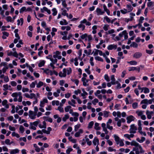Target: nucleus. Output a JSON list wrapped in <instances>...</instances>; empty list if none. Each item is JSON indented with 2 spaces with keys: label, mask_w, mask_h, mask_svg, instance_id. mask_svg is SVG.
<instances>
[{
  "label": "nucleus",
  "mask_w": 154,
  "mask_h": 154,
  "mask_svg": "<svg viewBox=\"0 0 154 154\" xmlns=\"http://www.w3.org/2000/svg\"><path fill=\"white\" fill-rule=\"evenodd\" d=\"M131 145L135 146L133 148V151H135L136 154H139L144 152V150L143 149L141 146L135 141L132 140L131 142Z\"/></svg>",
  "instance_id": "1"
},
{
  "label": "nucleus",
  "mask_w": 154,
  "mask_h": 154,
  "mask_svg": "<svg viewBox=\"0 0 154 154\" xmlns=\"http://www.w3.org/2000/svg\"><path fill=\"white\" fill-rule=\"evenodd\" d=\"M72 69L71 68L69 67L67 68H64L62 71L60 72L59 73V75L61 77H66V74L69 75L71 73Z\"/></svg>",
  "instance_id": "2"
},
{
  "label": "nucleus",
  "mask_w": 154,
  "mask_h": 154,
  "mask_svg": "<svg viewBox=\"0 0 154 154\" xmlns=\"http://www.w3.org/2000/svg\"><path fill=\"white\" fill-rule=\"evenodd\" d=\"M137 130V127L134 124H132L130 125V133L134 134L136 132V131Z\"/></svg>",
  "instance_id": "3"
},
{
  "label": "nucleus",
  "mask_w": 154,
  "mask_h": 154,
  "mask_svg": "<svg viewBox=\"0 0 154 154\" xmlns=\"http://www.w3.org/2000/svg\"><path fill=\"white\" fill-rule=\"evenodd\" d=\"M92 54H93L94 56L97 55L98 54H99L100 56H103V52L102 51L96 49H95L93 51Z\"/></svg>",
  "instance_id": "4"
},
{
  "label": "nucleus",
  "mask_w": 154,
  "mask_h": 154,
  "mask_svg": "<svg viewBox=\"0 0 154 154\" xmlns=\"http://www.w3.org/2000/svg\"><path fill=\"white\" fill-rule=\"evenodd\" d=\"M37 114L32 111L30 110L29 111V117L32 119H34L36 118Z\"/></svg>",
  "instance_id": "5"
},
{
  "label": "nucleus",
  "mask_w": 154,
  "mask_h": 154,
  "mask_svg": "<svg viewBox=\"0 0 154 154\" xmlns=\"http://www.w3.org/2000/svg\"><path fill=\"white\" fill-rule=\"evenodd\" d=\"M152 102L151 100V99L148 100L147 99H145L142 100L141 102L140 103L141 104H151L152 103Z\"/></svg>",
  "instance_id": "6"
},
{
  "label": "nucleus",
  "mask_w": 154,
  "mask_h": 154,
  "mask_svg": "<svg viewBox=\"0 0 154 154\" xmlns=\"http://www.w3.org/2000/svg\"><path fill=\"white\" fill-rule=\"evenodd\" d=\"M65 112H69L70 114L72 113L73 112V110L71 109V106H68L65 107L64 108Z\"/></svg>",
  "instance_id": "7"
},
{
  "label": "nucleus",
  "mask_w": 154,
  "mask_h": 154,
  "mask_svg": "<svg viewBox=\"0 0 154 154\" xmlns=\"http://www.w3.org/2000/svg\"><path fill=\"white\" fill-rule=\"evenodd\" d=\"M135 119V118L132 116H128L126 118L127 120V122L128 123H130L132 121H134Z\"/></svg>",
  "instance_id": "8"
},
{
  "label": "nucleus",
  "mask_w": 154,
  "mask_h": 154,
  "mask_svg": "<svg viewBox=\"0 0 154 154\" xmlns=\"http://www.w3.org/2000/svg\"><path fill=\"white\" fill-rule=\"evenodd\" d=\"M45 11H46L49 14H50L51 13L50 10L45 7L41 8V12L42 13H44Z\"/></svg>",
  "instance_id": "9"
},
{
  "label": "nucleus",
  "mask_w": 154,
  "mask_h": 154,
  "mask_svg": "<svg viewBox=\"0 0 154 154\" xmlns=\"http://www.w3.org/2000/svg\"><path fill=\"white\" fill-rule=\"evenodd\" d=\"M96 11L98 15H101L104 13V11L102 10L99 8H97L96 10Z\"/></svg>",
  "instance_id": "10"
},
{
  "label": "nucleus",
  "mask_w": 154,
  "mask_h": 154,
  "mask_svg": "<svg viewBox=\"0 0 154 154\" xmlns=\"http://www.w3.org/2000/svg\"><path fill=\"white\" fill-rule=\"evenodd\" d=\"M92 142L94 146L98 145L99 144V140L98 138L96 137H95L93 140Z\"/></svg>",
  "instance_id": "11"
},
{
  "label": "nucleus",
  "mask_w": 154,
  "mask_h": 154,
  "mask_svg": "<svg viewBox=\"0 0 154 154\" xmlns=\"http://www.w3.org/2000/svg\"><path fill=\"white\" fill-rule=\"evenodd\" d=\"M68 103L69 105L72 106L73 107H75V104L76 103L74 99H72L71 101H68Z\"/></svg>",
  "instance_id": "12"
},
{
  "label": "nucleus",
  "mask_w": 154,
  "mask_h": 154,
  "mask_svg": "<svg viewBox=\"0 0 154 154\" xmlns=\"http://www.w3.org/2000/svg\"><path fill=\"white\" fill-rule=\"evenodd\" d=\"M83 133V130L82 129H80L79 131L75 133V136L76 137H78L80 136V134Z\"/></svg>",
  "instance_id": "13"
},
{
  "label": "nucleus",
  "mask_w": 154,
  "mask_h": 154,
  "mask_svg": "<svg viewBox=\"0 0 154 154\" xmlns=\"http://www.w3.org/2000/svg\"><path fill=\"white\" fill-rule=\"evenodd\" d=\"M142 55V54L141 53L137 52L134 54L133 57L136 58H138L140 57Z\"/></svg>",
  "instance_id": "14"
},
{
  "label": "nucleus",
  "mask_w": 154,
  "mask_h": 154,
  "mask_svg": "<svg viewBox=\"0 0 154 154\" xmlns=\"http://www.w3.org/2000/svg\"><path fill=\"white\" fill-rule=\"evenodd\" d=\"M111 83L112 85H115L116 83L117 84L118 83V81H116L115 82L116 79L115 78L114 75H112L111 77Z\"/></svg>",
  "instance_id": "15"
},
{
  "label": "nucleus",
  "mask_w": 154,
  "mask_h": 154,
  "mask_svg": "<svg viewBox=\"0 0 154 154\" xmlns=\"http://www.w3.org/2000/svg\"><path fill=\"white\" fill-rule=\"evenodd\" d=\"M7 100H3L2 102V105L3 106H5V107L6 109L8 108L9 107L8 105L7 104Z\"/></svg>",
  "instance_id": "16"
},
{
  "label": "nucleus",
  "mask_w": 154,
  "mask_h": 154,
  "mask_svg": "<svg viewBox=\"0 0 154 154\" xmlns=\"http://www.w3.org/2000/svg\"><path fill=\"white\" fill-rule=\"evenodd\" d=\"M81 23H85L86 25L89 26L91 25V23L88 21H87V20L84 19L83 20H81Z\"/></svg>",
  "instance_id": "17"
},
{
  "label": "nucleus",
  "mask_w": 154,
  "mask_h": 154,
  "mask_svg": "<svg viewBox=\"0 0 154 154\" xmlns=\"http://www.w3.org/2000/svg\"><path fill=\"white\" fill-rule=\"evenodd\" d=\"M117 47V46L116 45H111L108 46L107 49L109 50H112L113 49H116Z\"/></svg>",
  "instance_id": "18"
},
{
  "label": "nucleus",
  "mask_w": 154,
  "mask_h": 154,
  "mask_svg": "<svg viewBox=\"0 0 154 154\" xmlns=\"http://www.w3.org/2000/svg\"><path fill=\"white\" fill-rule=\"evenodd\" d=\"M114 137L115 138V140L117 144H119V141L120 140L119 137L118 136L115 134L114 135Z\"/></svg>",
  "instance_id": "19"
},
{
  "label": "nucleus",
  "mask_w": 154,
  "mask_h": 154,
  "mask_svg": "<svg viewBox=\"0 0 154 154\" xmlns=\"http://www.w3.org/2000/svg\"><path fill=\"white\" fill-rule=\"evenodd\" d=\"M82 91L83 93L81 94V96L83 97V99H85L86 97L85 96L87 95L88 94V93L85 91L84 88H82Z\"/></svg>",
  "instance_id": "20"
},
{
  "label": "nucleus",
  "mask_w": 154,
  "mask_h": 154,
  "mask_svg": "<svg viewBox=\"0 0 154 154\" xmlns=\"http://www.w3.org/2000/svg\"><path fill=\"white\" fill-rule=\"evenodd\" d=\"M103 7L104 11L106 12L108 15H109L110 14L109 10L107 9L105 5H103Z\"/></svg>",
  "instance_id": "21"
},
{
  "label": "nucleus",
  "mask_w": 154,
  "mask_h": 154,
  "mask_svg": "<svg viewBox=\"0 0 154 154\" xmlns=\"http://www.w3.org/2000/svg\"><path fill=\"white\" fill-rule=\"evenodd\" d=\"M39 127L41 128H45L46 127V123L45 121H44L42 122V125L41 124H39L38 125Z\"/></svg>",
  "instance_id": "22"
},
{
  "label": "nucleus",
  "mask_w": 154,
  "mask_h": 154,
  "mask_svg": "<svg viewBox=\"0 0 154 154\" xmlns=\"http://www.w3.org/2000/svg\"><path fill=\"white\" fill-rule=\"evenodd\" d=\"M84 23H81V21L80 22V24L78 26V27L79 28L82 29V30H83L85 28V26L84 24Z\"/></svg>",
  "instance_id": "23"
},
{
  "label": "nucleus",
  "mask_w": 154,
  "mask_h": 154,
  "mask_svg": "<svg viewBox=\"0 0 154 154\" xmlns=\"http://www.w3.org/2000/svg\"><path fill=\"white\" fill-rule=\"evenodd\" d=\"M134 135L133 134H125L124 135V137L127 138L129 140H131L130 138H133L134 137Z\"/></svg>",
  "instance_id": "24"
},
{
  "label": "nucleus",
  "mask_w": 154,
  "mask_h": 154,
  "mask_svg": "<svg viewBox=\"0 0 154 154\" xmlns=\"http://www.w3.org/2000/svg\"><path fill=\"white\" fill-rule=\"evenodd\" d=\"M60 24L61 25H67L68 23L66 21V20L64 19H63L60 22Z\"/></svg>",
  "instance_id": "25"
},
{
  "label": "nucleus",
  "mask_w": 154,
  "mask_h": 154,
  "mask_svg": "<svg viewBox=\"0 0 154 154\" xmlns=\"http://www.w3.org/2000/svg\"><path fill=\"white\" fill-rule=\"evenodd\" d=\"M44 72L46 74L48 75L50 74L51 75H52L53 74V72L49 70L48 69H47L44 70Z\"/></svg>",
  "instance_id": "26"
},
{
  "label": "nucleus",
  "mask_w": 154,
  "mask_h": 154,
  "mask_svg": "<svg viewBox=\"0 0 154 154\" xmlns=\"http://www.w3.org/2000/svg\"><path fill=\"white\" fill-rule=\"evenodd\" d=\"M19 152V150L18 149H12L10 152V154H15L18 153Z\"/></svg>",
  "instance_id": "27"
},
{
  "label": "nucleus",
  "mask_w": 154,
  "mask_h": 154,
  "mask_svg": "<svg viewBox=\"0 0 154 154\" xmlns=\"http://www.w3.org/2000/svg\"><path fill=\"white\" fill-rule=\"evenodd\" d=\"M3 35L2 36V38L3 39H6L7 37H8L9 35V33L5 32H2Z\"/></svg>",
  "instance_id": "28"
},
{
  "label": "nucleus",
  "mask_w": 154,
  "mask_h": 154,
  "mask_svg": "<svg viewBox=\"0 0 154 154\" xmlns=\"http://www.w3.org/2000/svg\"><path fill=\"white\" fill-rule=\"evenodd\" d=\"M143 90H144L143 92L145 94L148 93L149 92V89L146 87H143V89L142 90V91H141V92H142Z\"/></svg>",
  "instance_id": "29"
},
{
  "label": "nucleus",
  "mask_w": 154,
  "mask_h": 154,
  "mask_svg": "<svg viewBox=\"0 0 154 154\" xmlns=\"http://www.w3.org/2000/svg\"><path fill=\"white\" fill-rule=\"evenodd\" d=\"M145 140V138L144 137H142L141 139H140L139 138H137L136 139V140L140 143H142Z\"/></svg>",
  "instance_id": "30"
},
{
  "label": "nucleus",
  "mask_w": 154,
  "mask_h": 154,
  "mask_svg": "<svg viewBox=\"0 0 154 154\" xmlns=\"http://www.w3.org/2000/svg\"><path fill=\"white\" fill-rule=\"evenodd\" d=\"M69 118V116L68 114L65 115L62 118V120L64 122H66V120Z\"/></svg>",
  "instance_id": "31"
},
{
  "label": "nucleus",
  "mask_w": 154,
  "mask_h": 154,
  "mask_svg": "<svg viewBox=\"0 0 154 154\" xmlns=\"http://www.w3.org/2000/svg\"><path fill=\"white\" fill-rule=\"evenodd\" d=\"M123 34L124 36V38L125 39H127L128 38V33H127L126 30H124L122 31Z\"/></svg>",
  "instance_id": "32"
},
{
  "label": "nucleus",
  "mask_w": 154,
  "mask_h": 154,
  "mask_svg": "<svg viewBox=\"0 0 154 154\" xmlns=\"http://www.w3.org/2000/svg\"><path fill=\"white\" fill-rule=\"evenodd\" d=\"M99 124L98 123H95L94 124V129L96 130H99L100 129V127L99 126Z\"/></svg>",
  "instance_id": "33"
},
{
  "label": "nucleus",
  "mask_w": 154,
  "mask_h": 154,
  "mask_svg": "<svg viewBox=\"0 0 154 154\" xmlns=\"http://www.w3.org/2000/svg\"><path fill=\"white\" fill-rule=\"evenodd\" d=\"M127 63L131 65H135L137 64V62L135 61H131L128 62Z\"/></svg>",
  "instance_id": "34"
},
{
  "label": "nucleus",
  "mask_w": 154,
  "mask_h": 154,
  "mask_svg": "<svg viewBox=\"0 0 154 154\" xmlns=\"http://www.w3.org/2000/svg\"><path fill=\"white\" fill-rule=\"evenodd\" d=\"M52 11L53 12L52 15L53 16H55L57 14V11L56 8H53L52 9Z\"/></svg>",
  "instance_id": "35"
},
{
  "label": "nucleus",
  "mask_w": 154,
  "mask_h": 154,
  "mask_svg": "<svg viewBox=\"0 0 154 154\" xmlns=\"http://www.w3.org/2000/svg\"><path fill=\"white\" fill-rule=\"evenodd\" d=\"M20 22H21V25H22L23 23V18H20V20H17V25H19L20 23Z\"/></svg>",
  "instance_id": "36"
},
{
  "label": "nucleus",
  "mask_w": 154,
  "mask_h": 154,
  "mask_svg": "<svg viewBox=\"0 0 154 154\" xmlns=\"http://www.w3.org/2000/svg\"><path fill=\"white\" fill-rule=\"evenodd\" d=\"M60 54V53L59 51H57L55 53H54V54L53 55V57L54 58H57V57Z\"/></svg>",
  "instance_id": "37"
},
{
  "label": "nucleus",
  "mask_w": 154,
  "mask_h": 154,
  "mask_svg": "<svg viewBox=\"0 0 154 154\" xmlns=\"http://www.w3.org/2000/svg\"><path fill=\"white\" fill-rule=\"evenodd\" d=\"M45 62L44 60H42L39 62L38 64V66L39 67H41L44 66Z\"/></svg>",
  "instance_id": "38"
},
{
  "label": "nucleus",
  "mask_w": 154,
  "mask_h": 154,
  "mask_svg": "<svg viewBox=\"0 0 154 154\" xmlns=\"http://www.w3.org/2000/svg\"><path fill=\"white\" fill-rule=\"evenodd\" d=\"M144 111H142L137 110L136 111V113L137 114L138 116H141L143 115Z\"/></svg>",
  "instance_id": "39"
},
{
  "label": "nucleus",
  "mask_w": 154,
  "mask_h": 154,
  "mask_svg": "<svg viewBox=\"0 0 154 154\" xmlns=\"http://www.w3.org/2000/svg\"><path fill=\"white\" fill-rule=\"evenodd\" d=\"M127 7L128 8V12H129L131 11L133 9V8L130 5H127Z\"/></svg>",
  "instance_id": "40"
},
{
  "label": "nucleus",
  "mask_w": 154,
  "mask_h": 154,
  "mask_svg": "<svg viewBox=\"0 0 154 154\" xmlns=\"http://www.w3.org/2000/svg\"><path fill=\"white\" fill-rule=\"evenodd\" d=\"M52 104L53 106L55 105V104L58 106L59 104V102L58 100H53L52 102Z\"/></svg>",
  "instance_id": "41"
},
{
  "label": "nucleus",
  "mask_w": 154,
  "mask_h": 154,
  "mask_svg": "<svg viewBox=\"0 0 154 154\" xmlns=\"http://www.w3.org/2000/svg\"><path fill=\"white\" fill-rule=\"evenodd\" d=\"M37 83V81H35L34 82H32L30 85V87L31 88H35V84Z\"/></svg>",
  "instance_id": "42"
},
{
  "label": "nucleus",
  "mask_w": 154,
  "mask_h": 154,
  "mask_svg": "<svg viewBox=\"0 0 154 154\" xmlns=\"http://www.w3.org/2000/svg\"><path fill=\"white\" fill-rule=\"evenodd\" d=\"M43 85V82L41 81H39L38 83L37 84L36 87L38 88H40Z\"/></svg>",
  "instance_id": "43"
},
{
  "label": "nucleus",
  "mask_w": 154,
  "mask_h": 154,
  "mask_svg": "<svg viewBox=\"0 0 154 154\" xmlns=\"http://www.w3.org/2000/svg\"><path fill=\"white\" fill-rule=\"evenodd\" d=\"M109 27V25L107 24H105L103 27V28L105 31H106L108 30Z\"/></svg>",
  "instance_id": "44"
},
{
  "label": "nucleus",
  "mask_w": 154,
  "mask_h": 154,
  "mask_svg": "<svg viewBox=\"0 0 154 154\" xmlns=\"http://www.w3.org/2000/svg\"><path fill=\"white\" fill-rule=\"evenodd\" d=\"M81 126L80 124H78L77 125H75L74 126V131H77L78 129L80 128Z\"/></svg>",
  "instance_id": "45"
},
{
  "label": "nucleus",
  "mask_w": 154,
  "mask_h": 154,
  "mask_svg": "<svg viewBox=\"0 0 154 154\" xmlns=\"http://www.w3.org/2000/svg\"><path fill=\"white\" fill-rule=\"evenodd\" d=\"M103 114L104 116L106 118L108 117L109 116V112L106 111H104L103 112Z\"/></svg>",
  "instance_id": "46"
},
{
  "label": "nucleus",
  "mask_w": 154,
  "mask_h": 154,
  "mask_svg": "<svg viewBox=\"0 0 154 154\" xmlns=\"http://www.w3.org/2000/svg\"><path fill=\"white\" fill-rule=\"evenodd\" d=\"M19 97L18 99V101L19 102H21L22 101V97L21 95V93L20 92H19V95L18 96Z\"/></svg>",
  "instance_id": "47"
},
{
  "label": "nucleus",
  "mask_w": 154,
  "mask_h": 154,
  "mask_svg": "<svg viewBox=\"0 0 154 154\" xmlns=\"http://www.w3.org/2000/svg\"><path fill=\"white\" fill-rule=\"evenodd\" d=\"M12 135L13 137H16L17 138L20 137L19 135L17 133H16L15 132H13L12 133Z\"/></svg>",
  "instance_id": "48"
},
{
  "label": "nucleus",
  "mask_w": 154,
  "mask_h": 154,
  "mask_svg": "<svg viewBox=\"0 0 154 154\" xmlns=\"http://www.w3.org/2000/svg\"><path fill=\"white\" fill-rule=\"evenodd\" d=\"M130 46L134 48H137L138 47V45L135 42H133L130 45Z\"/></svg>",
  "instance_id": "49"
},
{
  "label": "nucleus",
  "mask_w": 154,
  "mask_h": 154,
  "mask_svg": "<svg viewBox=\"0 0 154 154\" xmlns=\"http://www.w3.org/2000/svg\"><path fill=\"white\" fill-rule=\"evenodd\" d=\"M103 19L105 20H106V21L108 23H110V22H111L110 19V18H109L107 16H106L104 17H103Z\"/></svg>",
  "instance_id": "50"
},
{
  "label": "nucleus",
  "mask_w": 154,
  "mask_h": 154,
  "mask_svg": "<svg viewBox=\"0 0 154 154\" xmlns=\"http://www.w3.org/2000/svg\"><path fill=\"white\" fill-rule=\"evenodd\" d=\"M107 150L109 152H111L112 151L116 152V150L115 149H113L111 147H108Z\"/></svg>",
  "instance_id": "51"
},
{
  "label": "nucleus",
  "mask_w": 154,
  "mask_h": 154,
  "mask_svg": "<svg viewBox=\"0 0 154 154\" xmlns=\"http://www.w3.org/2000/svg\"><path fill=\"white\" fill-rule=\"evenodd\" d=\"M94 122L93 121L91 122L88 124V128H91L92 127L93 125H94Z\"/></svg>",
  "instance_id": "52"
},
{
  "label": "nucleus",
  "mask_w": 154,
  "mask_h": 154,
  "mask_svg": "<svg viewBox=\"0 0 154 154\" xmlns=\"http://www.w3.org/2000/svg\"><path fill=\"white\" fill-rule=\"evenodd\" d=\"M87 37V34L86 33H85V34L82 35L80 36V37L82 39H85V40H86V38Z\"/></svg>",
  "instance_id": "53"
},
{
  "label": "nucleus",
  "mask_w": 154,
  "mask_h": 154,
  "mask_svg": "<svg viewBox=\"0 0 154 154\" xmlns=\"http://www.w3.org/2000/svg\"><path fill=\"white\" fill-rule=\"evenodd\" d=\"M26 76L29 78L30 79H31L32 80H34V78L33 76H31L29 73H28L26 74Z\"/></svg>",
  "instance_id": "54"
},
{
  "label": "nucleus",
  "mask_w": 154,
  "mask_h": 154,
  "mask_svg": "<svg viewBox=\"0 0 154 154\" xmlns=\"http://www.w3.org/2000/svg\"><path fill=\"white\" fill-rule=\"evenodd\" d=\"M19 95V92L18 93H14L11 94V96L14 97H17Z\"/></svg>",
  "instance_id": "55"
},
{
  "label": "nucleus",
  "mask_w": 154,
  "mask_h": 154,
  "mask_svg": "<svg viewBox=\"0 0 154 154\" xmlns=\"http://www.w3.org/2000/svg\"><path fill=\"white\" fill-rule=\"evenodd\" d=\"M30 97L29 98L32 99V98H35L36 97L35 94L34 93H31L29 95Z\"/></svg>",
  "instance_id": "56"
},
{
  "label": "nucleus",
  "mask_w": 154,
  "mask_h": 154,
  "mask_svg": "<svg viewBox=\"0 0 154 154\" xmlns=\"http://www.w3.org/2000/svg\"><path fill=\"white\" fill-rule=\"evenodd\" d=\"M104 79L106 81L109 82L110 81V79L107 74H105L104 76Z\"/></svg>",
  "instance_id": "57"
},
{
  "label": "nucleus",
  "mask_w": 154,
  "mask_h": 154,
  "mask_svg": "<svg viewBox=\"0 0 154 154\" xmlns=\"http://www.w3.org/2000/svg\"><path fill=\"white\" fill-rule=\"evenodd\" d=\"M103 56L105 57L106 61L107 63H109L110 62V60L108 59L104 54H103Z\"/></svg>",
  "instance_id": "58"
},
{
  "label": "nucleus",
  "mask_w": 154,
  "mask_h": 154,
  "mask_svg": "<svg viewBox=\"0 0 154 154\" xmlns=\"http://www.w3.org/2000/svg\"><path fill=\"white\" fill-rule=\"evenodd\" d=\"M39 122L40 121L38 120V121H35L33 123L31 122L30 123H32V124L34 126H37Z\"/></svg>",
  "instance_id": "59"
},
{
  "label": "nucleus",
  "mask_w": 154,
  "mask_h": 154,
  "mask_svg": "<svg viewBox=\"0 0 154 154\" xmlns=\"http://www.w3.org/2000/svg\"><path fill=\"white\" fill-rule=\"evenodd\" d=\"M95 59L96 60H97L98 61H103V60L102 58L101 57H99V56H97L95 57Z\"/></svg>",
  "instance_id": "60"
},
{
  "label": "nucleus",
  "mask_w": 154,
  "mask_h": 154,
  "mask_svg": "<svg viewBox=\"0 0 154 154\" xmlns=\"http://www.w3.org/2000/svg\"><path fill=\"white\" fill-rule=\"evenodd\" d=\"M115 32L114 30L113 29H112L108 30L106 32V34H111Z\"/></svg>",
  "instance_id": "61"
},
{
  "label": "nucleus",
  "mask_w": 154,
  "mask_h": 154,
  "mask_svg": "<svg viewBox=\"0 0 154 154\" xmlns=\"http://www.w3.org/2000/svg\"><path fill=\"white\" fill-rule=\"evenodd\" d=\"M19 130L21 133H23L24 131V129L23 126H20L19 128Z\"/></svg>",
  "instance_id": "62"
},
{
  "label": "nucleus",
  "mask_w": 154,
  "mask_h": 154,
  "mask_svg": "<svg viewBox=\"0 0 154 154\" xmlns=\"http://www.w3.org/2000/svg\"><path fill=\"white\" fill-rule=\"evenodd\" d=\"M10 84L13 87H15L17 85L16 82L14 81L11 82Z\"/></svg>",
  "instance_id": "63"
},
{
  "label": "nucleus",
  "mask_w": 154,
  "mask_h": 154,
  "mask_svg": "<svg viewBox=\"0 0 154 154\" xmlns=\"http://www.w3.org/2000/svg\"><path fill=\"white\" fill-rule=\"evenodd\" d=\"M132 107L134 109H136L138 107V104L137 103L135 102L133 103L132 105Z\"/></svg>",
  "instance_id": "64"
}]
</instances>
